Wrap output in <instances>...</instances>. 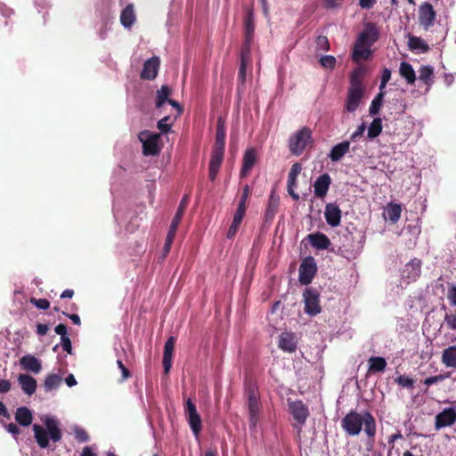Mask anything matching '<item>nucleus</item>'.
Segmentation results:
<instances>
[{
	"instance_id": "obj_1",
	"label": "nucleus",
	"mask_w": 456,
	"mask_h": 456,
	"mask_svg": "<svg viewBox=\"0 0 456 456\" xmlns=\"http://www.w3.org/2000/svg\"><path fill=\"white\" fill-rule=\"evenodd\" d=\"M364 425V432L373 441L376 435V420L370 411L359 413L350 411L341 420V427L351 436H358Z\"/></svg>"
},
{
	"instance_id": "obj_2",
	"label": "nucleus",
	"mask_w": 456,
	"mask_h": 456,
	"mask_svg": "<svg viewBox=\"0 0 456 456\" xmlns=\"http://www.w3.org/2000/svg\"><path fill=\"white\" fill-rule=\"evenodd\" d=\"M379 38V30L373 22H368L364 25L363 30L359 33L354 44L352 53L354 61L360 60H368L371 55L370 46H372Z\"/></svg>"
},
{
	"instance_id": "obj_3",
	"label": "nucleus",
	"mask_w": 456,
	"mask_h": 456,
	"mask_svg": "<svg viewBox=\"0 0 456 456\" xmlns=\"http://www.w3.org/2000/svg\"><path fill=\"white\" fill-rule=\"evenodd\" d=\"M225 122L222 117H218L216 123V142L212 149L209 162V179L213 182L216 178L224 159L225 145Z\"/></svg>"
},
{
	"instance_id": "obj_4",
	"label": "nucleus",
	"mask_w": 456,
	"mask_h": 456,
	"mask_svg": "<svg viewBox=\"0 0 456 456\" xmlns=\"http://www.w3.org/2000/svg\"><path fill=\"white\" fill-rule=\"evenodd\" d=\"M45 428L38 424L33 425L35 439L38 446L45 449L49 446V439L54 443L59 442L62 438V433L59 427V421L52 417H46L44 420Z\"/></svg>"
},
{
	"instance_id": "obj_5",
	"label": "nucleus",
	"mask_w": 456,
	"mask_h": 456,
	"mask_svg": "<svg viewBox=\"0 0 456 456\" xmlns=\"http://www.w3.org/2000/svg\"><path fill=\"white\" fill-rule=\"evenodd\" d=\"M313 142L312 131L307 126H303L289 140V149L293 155L299 156Z\"/></svg>"
},
{
	"instance_id": "obj_6",
	"label": "nucleus",
	"mask_w": 456,
	"mask_h": 456,
	"mask_svg": "<svg viewBox=\"0 0 456 456\" xmlns=\"http://www.w3.org/2000/svg\"><path fill=\"white\" fill-rule=\"evenodd\" d=\"M305 303V313L315 316L321 313L320 293L313 288H306L303 293Z\"/></svg>"
},
{
	"instance_id": "obj_7",
	"label": "nucleus",
	"mask_w": 456,
	"mask_h": 456,
	"mask_svg": "<svg viewBox=\"0 0 456 456\" xmlns=\"http://www.w3.org/2000/svg\"><path fill=\"white\" fill-rule=\"evenodd\" d=\"M298 281L303 285L312 282L317 273V265L314 256L305 257L299 265Z\"/></svg>"
},
{
	"instance_id": "obj_8",
	"label": "nucleus",
	"mask_w": 456,
	"mask_h": 456,
	"mask_svg": "<svg viewBox=\"0 0 456 456\" xmlns=\"http://www.w3.org/2000/svg\"><path fill=\"white\" fill-rule=\"evenodd\" d=\"M139 140L142 142L143 154L155 156L159 152L158 146L160 134L144 130L138 134Z\"/></svg>"
},
{
	"instance_id": "obj_9",
	"label": "nucleus",
	"mask_w": 456,
	"mask_h": 456,
	"mask_svg": "<svg viewBox=\"0 0 456 456\" xmlns=\"http://www.w3.org/2000/svg\"><path fill=\"white\" fill-rule=\"evenodd\" d=\"M248 407L249 414V428L256 429L258 421V394L254 387L248 388Z\"/></svg>"
},
{
	"instance_id": "obj_10",
	"label": "nucleus",
	"mask_w": 456,
	"mask_h": 456,
	"mask_svg": "<svg viewBox=\"0 0 456 456\" xmlns=\"http://www.w3.org/2000/svg\"><path fill=\"white\" fill-rule=\"evenodd\" d=\"M354 239L351 235H344L343 242L338 247V250L335 251L333 248L330 251L335 252L336 254L348 259H354L358 256L360 252V248L358 246L353 245Z\"/></svg>"
},
{
	"instance_id": "obj_11",
	"label": "nucleus",
	"mask_w": 456,
	"mask_h": 456,
	"mask_svg": "<svg viewBox=\"0 0 456 456\" xmlns=\"http://www.w3.org/2000/svg\"><path fill=\"white\" fill-rule=\"evenodd\" d=\"M456 422V406L444 408L435 418V429L452 427Z\"/></svg>"
},
{
	"instance_id": "obj_12",
	"label": "nucleus",
	"mask_w": 456,
	"mask_h": 456,
	"mask_svg": "<svg viewBox=\"0 0 456 456\" xmlns=\"http://www.w3.org/2000/svg\"><path fill=\"white\" fill-rule=\"evenodd\" d=\"M184 412L189 419V423L195 437L200 441V415L197 412L196 404L191 398H187L184 405Z\"/></svg>"
},
{
	"instance_id": "obj_13",
	"label": "nucleus",
	"mask_w": 456,
	"mask_h": 456,
	"mask_svg": "<svg viewBox=\"0 0 456 456\" xmlns=\"http://www.w3.org/2000/svg\"><path fill=\"white\" fill-rule=\"evenodd\" d=\"M436 13L431 4L426 2L419 8V22L425 30H428L436 20Z\"/></svg>"
},
{
	"instance_id": "obj_14",
	"label": "nucleus",
	"mask_w": 456,
	"mask_h": 456,
	"mask_svg": "<svg viewBox=\"0 0 456 456\" xmlns=\"http://www.w3.org/2000/svg\"><path fill=\"white\" fill-rule=\"evenodd\" d=\"M160 60L157 56H153L143 63L141 72V78L143 80H153L159 72Z\"/></svg>"
},
{
	"instance_id": "obj_15",
	"label": "nucleus",
	"mask_w": 456,
	"mask_h": 456,
	"mask_svg": "<svg viewBox=\"0 0 456 456\" xmlns=\"http://www.w3.org/2000/svg\"><path fill=\"white\" fill-rule=\"evenodd\" d=\"M289 407L293 419L300 426H303L309 415V411L305 404L302 401H295L289 403Z\"/></svg>"
},
{
	"instance_id": "obj_16",
	"label": "nucleus",
	"mask_w": 456,
	"mask_h": 456,
	"mask_svg": "<svg viewBox=\"0 0 456 456\" xmlns=\"http://www.w3.org/2000/svg\"><path fill=\"white\" fill-rule=\"evenodd\" d=\"M324 217L329 225L337 227L341 222V210L336 203H328L325 206Z\"/></svg>"
},
{
	"instance_id": "obj_17",
	"label": "nucleus",
	"mask_w": 456,
	"mask_h": 456,
	"mask_svg": "<svg viewBox=\"0 0 456 456\" xmlns=\"http://www.w3.org/2000/svg\"><path fill=\"white\" fill-rule=\"evenodd\" d=\"M364 96L363 92L358 90H347V95L345 102V110L354 113L359 108L361 102Z\"/></svg>"
},
{
	"instance_id": "obj_18",
	"label": "nucleus",
	"mask_w": 456,
	"mask_h": 456,
	"mask_svg": "<svg viewBox=\"0 0 456 456\" xmlns=\"http://www.w3.org/2000/svg\"><path fill=\"white\" fill-rule=\"evenodd\" d=\"M255 24L254 13L252 10H248L244 18V35L245 41L243 45H248V49L251 47V41L254 37Z\"/></svg>"
},
{
	"instance_id": "obj_19",
	"label": "nucleus",
	"mask_w": 456,
	"mask_h": 456,
	"mask_svg": "<svg viewBox=\"0 0 456 456\" xmlns=\"http://www.w3.org/2000/svg\"><path fill=\"white\" fill-rule=\"evenodd\" d=\"M331 179L329 174L325 173L320 175L314 183V195L317 198H324L329 191Z\"/></svg>"
},
{
	"instance_id": "obj_20",
	"label": "nucleus",
	"mask_w": 456,
	"mask_h": 456,
	"mask_svg": "<svg viewBox=\"0 0 456 456\" xmlns=\"http://www.w3.org/2000/svg\"><path fill=\"white\" fill-rule=\"evenodd\" d=\"M306 239L312 247L319 250L328 249L331 244L329 237L321 232L310 233Z\"/></svg>"
},
{
	"instance_id": "obj_21",
	"label": "nucleus",
	"mask_w": 456,
	"mask_h": 456,
	"mask_svg": "<svg viewBox=\"0 0 456 456\" xmlns=\"http://www.w3.org/2000/svg\"><path fill=\"white\" fill-rule=\"evenodd\" d=\"M256 162V151L254 148L248 149L242 159V167L240 169V176L245 177L253 168Z\"/></svg>"
},
{
	"instance_id": "obj_22",
	"label": "nucleus",
	"mask_w": 456,
	"mask_h": 456,
	"mask_svg": "<svg viewBox=\"0 0 456 456\" xmlns=\"http://www.w3.org/2000/svg\"><path fill=\"white\" fill-rule=\"evenodd\" d=\"M279 347L288 353H294L297 349L296 337L291 332H283L279 336Z\"/></svg>"
},
{
	"instance_id": "obj_23",
	"label": "nucleus",
	"mask_w": 456,
	"mask_h": 456,
	"mask_svg": "<svg viewBox=\"0 0 456 456\" xmlns=\"http://www.w3.org/2000/svg\"><path fill=\"white\" fill-rule=\"evenodd\" d=\"M20 364L23 368V370L31 371L35 374H37L42 370L41 362L34 355L26 354L20 360Z\"/></svg>"
},
{
	"instance_id": "obj_24",
	"label": "nucleus",
	"mask_w": 456,
	"mask_h": 456,
	"mask_svg": "<svg viewBox=\"0 0 456 456\" xmlns=\"http://www.w3.org/2000/svg\"><path fill=\"white\" fill-rule=\"evenodd\" d=\"M280 205V197L276 194L275 191L273 190L269 196L268 204L265 213V219L266 222L272 221L278 210Z\"/></svg>"
},
{
	"instance_id": "obj_25",
	"label": "nucleus",
	"mask_w": 456,
	"mask_h": 456,
	"mask_svg": "<svg viewBox=\"0 0 456 456\" xmlns=\"http://www.w3.org/2000/svg\"><path fill=\"white\" fill-rule=\"evenodd\" d=\"M175 338L170 337L165 343L164 354H163V367L164 372L167 374L172 366V355L175 347Z\"/></svg>"
},
{
	"instance_id": "obj_26",
	"label": "nucleus",
	"mask_w": 456,
	"mask_h": 456,
	"mask_svg": "<svg viewBox=\"0 0 456 456\" xmlns=\"http://www.w3.org/2000/svg\"><path fill=\"white\" fill-rule=\"evenodd\" d=\"M365 69L362 67H358L353 69L349 78L348 90H358L359 92L364 93V87L362 86V77L364 74Z\"/></svg>"
},
{
	"instance_id": "obj_27",
	"label": "nucleus",
	"mask_w": 456,
	"mask_h": 456,
	"mask_svg": "<svg viewBox=\"0 0 456 456\" xmlns=\"http://www.w3.org/2000/svg\"><path fill=\"white\" fill-rule=\"evenodd\" d=\"M18 381L26 395H31L36 392L37 383L33 377L27 374H20Z\"/></svg>"
},
{
	"instance_id": "obj_28",
	"label": "nucleus",
	"mask_w": 456,
	"mask_h": 456,
	"mask_svg": "<svg viewBox=\"0 0 456 456\" xmlns=\"http://www.w3.org/2000/svg\"><path fill=\"white\" fill-rule=\"evenodd\" d=\"M350 149V142L344 141L340 143L336 144L330 150L329 153V158L332 162L339 161L348 151Z\"/></svg>"
},
{
	"instance_id": "obj_29",
	"label": "nucleus",
	"mask_w": 456,
	"mask_h": 456,
	"mask_svg": "<svg viewBox=\"0 0 456 456\" xmlns=\"http://www.w3.org/2000/svg\"><path fill=\"white\" fill-rule=\"evenodd\" d=\"M250 62V49H248V45H242L240 53V64L239 69V79L241 83H244L246 79V69L248 64Z\"/></svg>"
},
{
	"instance_id": "obj_30",
	"label": "nucleus",
	"mask_w": 456,
	"mask_h": 456,
	"mask_svg": "<svg viewBox=\"0 0 456 456\" xmlns=\"http://www.w3.org/2000/svg\"><path fill=\"white\" fill-rule=\"evenodd\" d=\"M15 420L20 426H29L33 420L32 411L25 406L19 407L15 412Z\"/></svg>"
},
{
	"instance_id": "obj_31",
	"label": "nucleus",
	"mask_w": 456,
	"mask_h": 456,
	"mask_svg": "<svg viewBox=\"0 0 456 456\" xmlns=\"http://www.w3.org/2000/svg\"><path fill=\"white\" fill-rule=\"evenodd\" d=\"M188 203H189L188 196L184 195L183 197V199L179 204L178 209L171 222L169 231L176 232L177 227L179 225L182 216H183L184 209L186 208Z\"/></svg>"
},
{
	"instance_id": "obj_32",
	"label": "nucleus",
	"mask_w": 456,
	"mask_h": 456,
	"mask_svg": "<svg viewBox=\"0 0 456 456\" xmlns=\"http://www.w3.org/2000/svg\"><path fill=\"white\" fill-rule=\"evenodd\" d=\"M135 20L134 5L127 4L120 14V22L125 28H131Z\"/></svg>"
},
{
	"instance_id": "obj_33",
	"label": "nucleus",
	"mask_w": 456,
	"mask_h": 456,
	"mask_svg": "<svg viewBox=\"0 0 456 456\" xmlns=\"http://www.w3.org/2000/svg\"><path fill=\"white\" fill-rule=\"evenodd\" d=\"M408 47L411 51L419 53H427L429 51V45L420 37L416 36H409Z\"/></svg>"
},
{
	"instance_id": "obj_34",
	"label": "nucleus",
	"mask_w": 456,
	"mask_h": 456,
	"mask_svg": "<svg viewBox=\"0 0 456 456\" xmlns=\"http://www.w3.org/2000/svg\"><path fill=\"white\" fill-rule=\"evenodd\" d=\"M442 362L449 368H456V346H450L442 354Z\"/></svg>"
},
{
	"instance_id": "obj_35",
	"label": "nucleus",
	"mask_w": 456,
	"mask_h": 456,
	"mask_svg": "<svg viewBox=\"0 0 456 456\" xmlns=\"http://www.w3.org/2000/svg\"><path fill=\"white\" fill-rule=\"evenodd\" d=\"M369 372L376 373L382 372L387 367V361L381 356H371L368 360Z\"/></svg>"
},
{
	"instance_id": "obj_36",
	"label": "nucleus",
	"mask_w": 456,
	"mask_h": 456,
	"mask_svg": "<svg viewBox=\"0 0 456 456\" xmlns=\"http://www.w3.org/2000/svg\"><path fill=\"white\" fill-rule=\"evenodd\" d=\"M400 75L405 78L408 84L412 85L416 80V74L412 66L406 61H403L399 68Z\"/></svg>"
},
{
	"instance_id": "obj_37",
	"label": "nucleus",
	"mask_w": 456,
	"mask_h": 456,
	"mask_svg": "<svg viewBox=\"0 0 456 456\" xmlns=\"http://www.w3.org/2000/svg\"><path fill=\"white\" fill-rule=\"evenodd\" d=\"M402 208L399 204L389 203L387 204L384 216L388 218L392 223H396L401 216Z\"/></svg>"
},
{
	"instance_id": "obj_38",
	"label": "nucleus",
	"mask_w": 456,
	"mask_h": 456,
	"mask_svg": "<svg viewBox=\"0 0 456 456\" xmlns=\"http://www.w3.org/2000/svg\"><path fill=\"white\" fill-rule=\"evenodd\" d=\"M244 216H245L244 211H241L240 209L236 210V212L233 215L232 223L230 225L229 230L226 234V237L228 239H232L236 234L239 227L242 222Z\"/></svg>"
},
{
	"instance_id": "obj_39",
	"label": "nucleus",
	"mask_w": 456,
	"mask_h": 456,
	"mask_svg": "<svg viewBox=\"0 0 456 456\" xmlns=\"http://www.w3.org/2000/svg\"><path fill=\"white\" fill-rule=\"evenodd\" d=\"M62 382V378L58 374H49L45 377L43 387L46 392L57 389Z\"/></svg>"
},
{
	"instance_id": "obj_40",
	"label": "nucleus",
	"mask_w": 456,
	"mask_h": 456,
	"mask_svg": "<svg viewBox=\"0 0 456 456\" xmlns=\"http://www.w3.org/2000/svg\"><path fill=\"white\" fill-rule=\"evenodd\" d=\"M171 93V88L168 86L163 85L156 94V108H161L169 99Z\"/></svg>"
},
{
	"instance_id": "obj_41",
	"label": "nucleus",
	"mask_w": 456,
	"mask_h": 456,
	"mask_svg": "<svg viewBox=\"0 0 456 456\" xmlns=\"http://www.w3.org/2000/svg\"><path fill=\"white\" fill-rule=\"evenodd\" d=\"M382 132V120L380 118H375L368 128V138L373 140Z\"/></svg>"
},
{
	"instance_id": "obj_42",
	"label": "nucleus",
	"mask_w": 456,
	"mask_h": 456,
	"mask_svg": "<svg viewBox=\"0 0 456 456\" xmlns=\"http://www.w3.org/2000/svg\"><path fill=\"white\" fill-rule=\"evenodd\" d=\"M419 80L427 86H431L434 77V69L431 66H422L419 70Z\"/></svg>"
},
{
	"instance_id": "obj_43",
	"label": "nucleus",
	"mask_w": 456,
	"mask_h": 456,
	"mask_svg": "<svg viewBox=\"0 0 456 456\" xmlns=\"http://www.w3.org/2000/svg\"><path fill=\"white\" fill-rule=\"evenodd\" d=\"M384 96L385 92L379 91V93L374 97L369 109V113L370 116H375L379 114L380 108L383 104Z\"/></svg>"
},
{
	"instance_id": "obj_44",
	"label": "nucleus",
	"mask_w": 456,
	"mask_h": 456,
	"mask_svg": "<svg viewBox=\"0 0 456 456\" xmlns=\"http://www.w3.org/2000/svg\"><path fill=\"white\" fill-rule=\"evenodd\" d=\"M395 383H397L402 387H406L408 389L414 388V380L405 375H401L395 379Z\"/></svg>"
},
{
	"instance_id": "obj_45",
	"label": "nucleus",
	"mask_w": 456,
	"mask_h": 456,
	"mask_svg": "<svg viewBox=\"0 0 456 456\" xmlns=\"http://www.w3.org/2000/svg\"><path fill=\"white\" fill-rule=\"evenodd\" d=\"M175 233L176 232H174L168 230V232H167V238H166V240H165V244H164V247H163V255L161 256L162 260L169 253V251L171 249V246H172L174 239H175Z\"/></svg>"
},
{
	"instance_id": "obj_46",
	"label": "nucleus",
	"mask_w": 456,
	"mask_h": 456,
	"mask_svg": "<svg viewBox=\"0 0 456 456\" xmlns=\"http://www.w3.org/2000/svg\"><path fill=\"white\" fill-rule=\"evenodd\" d=\"M74 436L75 439L79 443H86L88 442L90 439V436L86 430L80 427H75L74 428Z\"/></svg>"
},
{
	"instance_id": "obj_47",
	"label": "nucleus",
	"mask_w": 456,
	"mask_h": 456,
	"mask_svg": "<svg viewBox=\"0 0 456 456\" xmlns=\"http://www.w3.org/2000/svg\"><path fill=\"white\" fill-rule=\"evenodd\" d=\"M316 49L324 52L330 50V42L326 36H318L316 37Z\"/></svg>"
},
{
	"instance_id": "obj_48",
	"label": "nucleus",
	"mask_w": 456,
	"mask_h": 456,
	"mask_svg": "<svg viewBox=\"0 0 456 456\" xmlns=\"http://www.w3.org/2000/svg\"><path fill=\"white\" fill-rule=\"evenodd\" d=\"M336 58L332 55H324L320 59V63L323 68L333 69L336 65Z\"/></svg>"
},
{
	"instance_id": "obj_49",
	"label": "nucleus",
	"mask_w": 456,
	"mask_h": 456,
	"mask_svg": "<svg viewBox=\"0 0 456 456\" xmlns=\"http://www.w3.org/2000/svg\"><path fill=\"white\" fill-rule=\"evenodd\" d=\"M248 194H249V187H248V185H246L243 188V191L240 196L237 209H240L241 211L246 212V202H247Z\"/></svg>"
},
{
	"instance_id": "obj_50",
	"label": "nucleus",
	"mask_w": 456,
	"mask_h": 456,
	"mask_svg": "<svg viewBox=\"0 0 456 456\" xmlns=\"http://www.w3.org/2000/svg\"><path fill=\"white\" fill-rule=\"evenodd\" d=\"M170 120L171 118L169 116H166L158 122V128L160 130L161 133H167L170 130Z\"/></svg>"
},
{
	"instance_id": "obj_51",
	"label": "nucleus",
	"mask_w": 456,
	"mask_h": 456,
	"mask_svg": "<svg viewBox=\"0 0 456 456\" xmlns=\"http://www.w3.org/2000/svg\"><path fill=\"white\" fill-rule=\"evenodd\" d=\"M391 78V70L387 68H385L382 70V76H381V81L379 85V91H383V89L386 87L387 82Z\"/></svg>"
},
{
	"instance_id": "obj_52",
	"label": "nucleus",
	"mask_w": 456,
	"mask_h": 456,
	"mask_svg": "<svg viewBox=\"0 0 456 456\" xmlns=\"http://www.w3.org/2000/svg\"><path fill=\"white\" fill-rule=\"evenodd\" d=\"M30 302L39 309L46 310L50 307V302L45 298H31Z\"/></svg>"
},
{
	"instance_id": "obj_53",
	"label": "nucleus",
	"mask_w": 456,
	"mask_h": 456,
	"mask_svg": "<svg viewBox=\"0 0 456 456\" xmlns=\"http://www.w3.org/2000/svg\"><path fill=\"white\" fill-rule=\"evenodd\" d=\"M445 379H446V376L440 374V375L432 376V377H428V378L425 379L423 383L426 386L429 387L433 384L441 382V381L444 380Z\"/></svg>"
},
{
	"instance_id": "obj_54",
	"label": "nucleus",
	"mask_w": 456,
	"mask_h": 456,
	"mask_svg": "<svg viewBox=\"0 0 456 456\" xmlns=\"http://www.w3.org/2000/svg\"><path fill=\"white\" fill-rule=\"evenodd\" d=\"M444 322L450 330H456V314H446L444 316Z\"/></svg>"
},
{
	"instance_id": "obj_55",
	"label": "nucleus",
	"mask_w": 456,
	"mask_h": 456,
	"mask_svg": "<svg viewBox=\"0 0 456 456\" xmlns=\"http://www.w3.org/2000/svg\"><path fill=\"white\" fill-rule=\"evenodd\" d=\"M117 364H118V368L121 370V373H122L120 382H123L131 377L130 370L124 365V363L122 362L121 360H118Z\"/></svg>"
},
{
	"instance_id": "obj_56",
	"label": "nucleus",
	"mask_w": 456,
	"mask_h": 456,
	"mask_svg": "<svg viewBox=\"0 0 456 456\" xmlns=\"http://www.w3.org/2000/svg\"><path fill=\"white\" fill-rule=\"evenodd\" d=\"M302 170V166L300 163H295L292 165L290 171L289 173V178H297V175Z\"/></svg>"
},
{
	"instance_id": "obj_57",
	"label": "nucleus",
	"mask_w": 456,
	"mask_h": 456,
	"mask_svg": "<svg viewBox=\"0 0 456 456\" xmlns=\"http://www.w3.org/2000/svg\"><path fill=\"white\" fill-rule=\"evenodd\" d=\"M61 344L64 351L69 354L72 353L71 340L69 337L61 338Z\"/></svg>"
},
{
	"instance_id": "obj_58",
	"label": "nucleus",
	"mask_w": 456,
	"mask_h": 456,
	"mask_svg": "<svg viewBox=\"0 0 456 456\" xmlns=\"http://www.w3.org/2000/svg\"><path fill=\"white\" fill-rule=\"evenodd\" d=\"M365 128H366L365 124H364V123L361 124V125L357 127L356 131H354V132L351 134V136H350L351 141H353V142L357 141V139H358L359 137H361V136L363 134V133H364V131H365Z\"/></svg>"
},
{
	"instance_id": "obj_59",
	"label": "nucleus",
	"mask_w": 456,
	"mask_h": 456,
	"mask_svg": "<svg viewBox=\"0 0 456 456\" xmlns=\"http://www.w3.org/2000/svg\"><path fill=\"white\" fill-rule=\"evenodd\" d=\"M447 298L452 305H456V285H452L450 287L447 294Z\"/></svg>"
},
{
	"instance_id": "obj_60",
	"label": "nucleus",
	"mask_w": 456,
	"mask_h": 456,
	"mask_svg": "<svg viewBox=\"0 0 456 456\" xmlns=\"http://www.w3.org/2000/svg\"><path fill=\"white\" fill-rule=\"evenodd\" d=\"M6 429L9 433H11L13 436H18L20 434V429L19 427L14 423H9L6 425Z\"/></svg>"
},
{
	"instance_id": "obj_61",
	"label": "nucleus",
	"mask_w": 456,
	"mask_h": 456,
	"mask_svg": "<svg viewBox=\"0 0 456 456\" xmlns=\"http://www.w3.org/2000/svg\"><path fill=\"white\" fill-rule=\"evenodd\" d=\"M55 332L61 336V338L68 337L67 336V326L65 324L60 323L58 324L55 329Z\"/></svg>"
},
{
	"instance_id": "obj_62",
	"label": "nucleus",
	"mask_w": 456,
	"mask_h": 456,
	"mask_svg": "<svg viewBox=\"0 0 456 456\" xmlns=\"http://www.w3.org/2000/svg\"><path fill=\"white\" fill-rule=\"evenodd\" d=\"M11 389V382L6 379H0V393H7Z\"/></svg>"
},
{
	"instance_id": "obj_63",
	"label": "nucleus",
	"mask_w": 456,
	"mask_h": 456,
	"mask_svg": "<svg viewBox=\"0 0 456 456\" xmlns=\"http://www.w3.org/2000/svg\"><path fill=\"white\" fill-rule=\"evenodd\" d=\"M49 327L47 324L38 323L37 325V333L39 336H45L48 332Z\"/></svg>"
},
{
	"instance_id": "obj_64",
	"label": "nucleus",
	"mask_w": 456,
	"mask_h": 456,
	"mask_svg": "<svg viewBox=\"0 0 456 456\" xmlns=\"http://www.w3.org/2000/svg\"><path fill=\"white\" fill-rule=\"evenodd\" d=\"M377 0H360L359 4L362 9H370Z\"/></svg>"
}]
</instances>
